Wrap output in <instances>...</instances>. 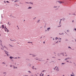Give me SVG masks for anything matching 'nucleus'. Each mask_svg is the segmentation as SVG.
<instances>
[{
  "label": "nucleus",
  "instance_id": "nucleus-3",
  "mask_svg": "<svg viewBox=\"0 0 76 76\" xmlns=\"http://www.w3.org/2000/svg\"><path fill=\"white\" fill-rule=\"evenodd\" d=\"M5 27V28L7 30V32H9V30H8L7 29V28H6V26Z\"/></svg>",
  "mask_w": 76,
  "mask_h": 76
},
{
  "label": "nucleus",
  "instance_id": "nucleus-51",
  "mask_svg": "<svg viewBox=\"0 0 76 76\" xmlns=\"http://www.w3.org/2000/svg\"><path fill=\"white\" fill-rule=\"evenodd\" d=\"M66 41H68V39H66Z\"/></svg>",
  "mask_w": 76,
  "mask_h": 76
},
{
  "label": "nucleus",
  "instance_id": "nucleus-19",
  "mask_svg": "<svg viewBox=\"0 0 76 76\" xmlns=\"http://www.w3.org/2000/svg\"><path fill=\"white\" fill-rule=\"evenodd\" d=\"M67 60V58H66V59H65V60Z\"/></svg>",
  "mask_w": 76,
  "mask_h": 76
},
{
  "label": "nucleus",
  "instance_id": "nucleus-27",
  "mask_svg": "<svg viewBox=\"0 0 76 76\" xmlns=\"http://www.w3.org/2000/svg\"><path fill=\"white\" fill-rule=\"evenodd\" d=\"M35 56H35V55H33L32 56V57H35Z\"/></svg>",
  "mask_w": 76,
  "mask_h": 76
},
{
  "label": "nucleus",
  "instance_id": "nucleus-48",
  "mask_svg": "<svg viewBox=\"0 0 76 76\" xmlns=\"http://www.w3.org/2000/svg\"><path fill=\"white\" fill-rule=\"evenodd\" d=\"M54 54H56V53L55 52H54Z\"/></svg>",
  "mask_w": 76,
  "mask_h": 76
},
{
  "label": "nucleus",
  "instance_id": "nucleus-41",
  "mask_svg": "<svg viewBox=\"0 0 76 76\" xmlns=\"http://www.w3.org/2000/svg\"><path fill=\"white\" fill-rule=\"evenodd\" d=\"M68 48H71L70 47H69Z\"/></svg>",
  "mask_w": 76,
  "mask_h": 76
},
{
  "label": "nucleus",
  "instance_id": "nucleus-10",
  "mask_svg": "<svg viewBox=\"0 0 76 76\" xmlns=\"http://www.w3.org/2000/svg\"><path fill=\"white\" fill-rule=\"evenodd\" d=\"M10 41H16V40H12L11 39H10Z\"/></svg>",
  "mask_w": 76,
  "mask_h": 76
},
{
  "label": "nucleus",
  "instance_id": "nucleus-15",
  "mask_svg": "<svg viewBox=\"0 0 76 76\" xmlns=\"http://www.w3.org/2000/svg\"><path fill=\"white\" fill-rule=\"evenodd\" d=\"M7 3H9L10 2L8 1H6Z\"/></svg>",
  "mask_w": 76,
  "mask_h": 76
},
{
  "label": "nucleus",
  "instance_id": "nucleus-50",
  "mask_svg": "<svg viewBox=\"0 0 76 76\" xmlns=\"http://www.w3.org/2000/svg\"><path fill=\"white\" fill-rule=\"evenodd\" d=\"M73 15H75V14H73Z\"/></svg>",
  "mask_w": 76,
  "mask_h": 76
},
{
  "label": "nucleus",
  "instance_id": "nucleus-56",
  "mask_svg": "<svg viewBox=\"0 0 76 76\" xmlns=\"http://www.w3.org/2000/svg\"><path fill=\"white\" fill-rule=\"evenodd\" d=\"M60 26H58V27H60Z\"/></svg>",
  "mask_w": 76,
  "mask_h": 76
},
{
  "label": "nucleus",
  "instance_id": "nucleus-24",
  "mask_svg": "<svg viewBox=\"0 0 76 76\" xmlns=\"http://www.w3.org/2000/svg\"><path fill=\"white\" fill-rule=\"evenodd\" d=\"M10 67H12V65H10Z\"/></svg>",
  "mask_w": 76,
  "mask_h": 76
},
{
  "label": "nucleus",
  "instance_id": "nucleus-57",
  "mask_svg": "<svg viewBox=\"0 0 76 76\" xmlns=\"http://www.w3.org/2000/svg\"><path fill=\"white\" fill-rule=\"evenodd\" d=\"M2 26H4V25H2Z\"/></svg>",
  "mask_w": 76,
  "mask_h": 76
},
{
  "label": "nucleus",
  "instance_id": "nucleus-4",
  "mask_svg": "<svg viewBox=\"0 0 76 76\" xmlns=\"http://www.w3.org/2000/svg\"><path fill=\"white\" fill-rule=\"evenodd\" d=\"M58 67L56 69V70H58V71H57V72H58V71H59V69H58Z\"/></svg>",
  "mask_w": 76,
  "mask_h": 76
},
{
  "label": "nucleus",
  "instance_id": "nucleus-18",
  "mask_svg": "<svg viewBox=\"0 0 76 76\" xmlns=\"http://www.w3.org/2000/svg\"><path fill=\"white\" fill-rule=\"evenodd\" d=\"M28 43H32V42H28Z\"/></svg>",
  "mask_w": 76,
  "mask_h": 76
},
{
  "label": "nucleus",
  "instance_id": "nucleus-30",
  "mask_svg": "<svg viewBox=\"0 0 76 76\" xmlns=\"http://www.w3.org/2000/svg\"><path fill=\"white\" fill-rule=\"evenodd\" d=\"M7 56H9V54H7Z\"/></svg>",
  "mask_w": 76,
  "mask_h": 76
},
{
  "label": "nucleus",
  "instance_id": "nucleus-58",
  "mask_svg": "<svg viewBox=\"0 0 76 76\" xmlns=\"http://www.w3.org/2000/svg\"><path fill=\"white\" fill-rule=\"evenodd\" d=\"M58 60H60V59H58Z\"/></svg>",
  "mask_w": 76,
  "mask_h": 76
},
{
  "label": "nucleus",
  "instance_id": "nucleus-28",
  "mask_svg": "<svg viewBox=\"0 0 76 76\" xmlns=\"http://www.w3.org/2000/svg\"><path fill=\"white\" fill-rule=\"evenodd\" d=\"M26 3H27V4H28L29 3H28V2H26Z\"/></svg>",
  "mask_w": 76,
  "mask_h": 76
},
{
  "label": "nucleus",
  "instance_id": "nucleus-46",
  "mask_svg": "<svg viewBox=\"0 0 76 76\" xmlns=\"http://www.w3.org/2000/svg\"><path fill=\"white\" fill-rule=\"evenodd\" d=\"M59 35H62V34H60V33H59Z\"/></svg>",
  "mask_w": 76,
  "mask_h": 76
},
{
  "label": "nucleus",
  "instance_id": "nucleus-29",
  "mask_svg": "<svg viewBox=\"0 0 76 76\" xmlns=\"http://www.w3.org/2000/svg\"><path fill=\"white\" fill-rule=\"evenodd\" d=\"M17 27H18V29H19V27H18V26H17Z\"/></svg>",
  "mask_w": 76,
  "mask_h": 76
},
{
  "label": "nucleus",
  "instance_id": "nucleus-43",
  "mask_svg": "<svg viewBox=\"0 0 76 76\" xmlns=\"http://www.w3.org/2000/svg\"><path fill=\"white\" fill-rule=\"evenodd\" d=\"M3 47V49H4V47Z\"/></svg>",
  "mask_w": 76,
  "mask_h": 76
},
{
  "label": "nucleus",
  "instance_id": "nucleus-42",
  "mask_svg": "<svg viewBox=\"0 0 76 76\" xmlns=\"http://www.w3.org/2000/svg\"><path fill=\"white\" fill-rule=\"evenodd\" d=\"M72 22H74V20H73L72 21Z\"/></svg>",
  "mask_w": 76,
  "mask_h": 76
},
{
  "label": "nucleus",
  "instance_id": "nucleus-47",
  "mask_svg": "<svg viewBox=\"0 0 76 76\" xmlns=\"http://www.w3.org/2000/svg\"><path fill=\"white\" fill-rule=\"evenodd\" d=\"M71 76H73V75H71Z\"/></svg>",
  "mask_w": 76,
  "mask_h": 76
},
{
  "label": "nucleus",
  "instance_id": "nucleus-12",
  "mask_svg": "<svg viewBox=\"0 0 76 76\" xmlns=\"http://www.w3.org/2000/svg\"><path fill=\"white\" fill-rule=\"evenodd\" d=\"M29 3L30 4H33V2H29Z\"/></svg>",
  "mask_w": 76,
  "mask_h": 76
},
{
  "label": "nucleus",
  "instance_id": "nucleus-22",
  "mask_svg": "<svg viewBox=\"0 0 76 76\" xmlns=\"http://www.w3.org/2000/svg\"><path fill=\"white\" fill-rule=\"evenodd\" d=\"M16 1H17V0H16L15 1V2H16Z\"/></svg>",
  "mask_w": 76,
  "mask_h": 76
},
{
  "label": "nucleus",
  "instance_id": "nucleus-64",
  "mask_svg": "<svg viewBox=\"0 0 76 76\" xmlns=\"http://www.w3.org/2000/svg\"><path fill=\"white\" fill-rule=\"evenodd\" d=\"M4 3H6V1H4Z\"/></svg>",
  "mask_w": 76,
  "mask_h": 76
},
{
  "label": "nucleus",
  "instance_id": "nucleus-8",
  "mask_svg": "<svg viewBox=\"0 0 76 76\" xmlns=\"http://www.w3.org/2000/svg\"><path fill=\"white\" fill-rule=\"evenodd\" d=\"M58 3H60V4H61V3H62V2L61 1H58Z\"/></svg>",
  "mask_w": 76,
  "mask_h": 76
},
{
  "label": "nucleus",
  "instance_id": "nucleus-35",
  "mask_svg": "<svg viewBox=\"0 0 76 76\" xmlns=\"http://www.w3.org/2000/svg\"><path fill=\"white\" fill-rule=\"evenodd\" d=\"M40 21V20H38V22L39 23V21Z\"/></svg>",
  "mask_w": 76,
  "mask_h": 76
},
{
  "label": "nucleus",
  "instance_id": "nucleus-45",
  "mask_svg": "<svg viewBox=\"0 0 76 76\" xmlns=\"http://www.w3.org/2000/svg\"><path fill=\"white\" fill-rule=\"evenodd\" d=\"M58 42V41L57 42H56V43H57V42Z\"/></svg>",
  "mask_w": 76,
  "mask_h": 76
},
{
  "label": "nucleus",
  "instance_id": "nucleus-63",
  "mask_svg": "<svg viewBox=\"0 0 76 76\" xmlns=\"http://www.w3.org/2000/svg\"><path fill=\"white\" fill-rule=\"evenodd\" d=\"M66 62H69V61H67Z\"/></svg>",
  "mask_w": 76,
  "mask_h": 76
},
{
  "label": "nucleus",
  "instance_id": "nucleus-54",
  "mask_svg": "<svg viewBox=\"0 0 76 76\" xmlns=\"http://www.w3.org/2000/svg\"><path fill=\"white\" fill-rule=\"evenodd\" d=\"M54 70H56V68H54Z\"/></svg>",
  "mask_w": 76,
  "mask_h": 76
},
{
  "label": "nucleus",
  "instance_id": "nucleus-17",
  "mask_svg": "<svg viewBox=\"0 0 76 76\" xmlns=\"http://www.w3.org/2000/svg\"><path fill=\"white\" fill-rule=\"evenodd\" d=\"M8 25H9V26L10 25V24L9 23V22H8Z\"/></svg>",
  "mask_w": 76,
  "mask_h": 76
},
{
  "label": "nucleus",
  "instance_id": "nucleus-7",
  "mask_svg": "<svg viewBox=\"0 0 76 76\" xmlns=\"http://www.w3.org/2000/svg\"><path fill=\"white\" fill-rule=\"evenodd\" d=\"M34 66H33L32 67V69H35V70H36L37 69V68H34Z\"/></svg>",
  "mask_w": 76,
  "mask_h": 76
},
{
  "label": "nucleus",
  "instance_id": "nucleus-13",
  "mask_svg": "<svg viewBox=\"0 0 76 76\" xmlns=\"http://www.w3.org/2000/svg\"><path fill=\"white\" fill-rule=\"evenodd\" d=\"M0 42H1V44H2V43H1V42H2V41L1 40H0Z\"/></svg>",
  "mask_w": 76,
  "mask_h": 76
},
{
  "label": "nucleus",
  "instance_id": "nucleus-39",
  "mask_svg": "<svg viewBox=\"0 0 76 76\" xmlns=\"http://www.w3.org/2000/svg\"><path fill=\"white\" fill-rule=\"evenodd\" d=\"M42 72H45V70H43V71H42Z\"/></svg>",
  "mask_w": 76,
  "mask_h": 76
},
{
  "label": "nucleus",
  "instance_id": "nucleus-1",
  "mask_svg": "<svg viewBox=\"0 0 76 76\" xmlns=\"http://www.w3.org/2000/svg\"><path fill=\"white\" fill-rule=\"evenodd\" d=\"M10 58L11 60H12V58H14V57L12 56H10Z\"/></svg>",
  "mask_w": 76,
  "mask_h": 76
},
{
  "label": "nucleus",
  "instance_id": "nucleus-40",
  "mask_svg": "<svg viewBox=\"0 0 76 76\" xmlns=\"http://www.w3.org/2000/svg\"><path fill=\"white\" fill-rule=\"evenodd\" d=\"M74 29H75V31H76V28H75Z\"/></svg>",
  "mask_w": 76,
  "mask_h": 76
},
{
  "label": "nucleus",
  "instance_id": "nucleus-20",
  "mask_svg": "<svg viewBox=\"0 0 76 76\" xmlns=\"http://www.w3.org/2000/svg\"><path fill=\"white\" fill-rule=\"evenodd\" d=\"M35 59H36V60H39V59L35 58Z\"/></svg>",
  "mask_w": 76,
  "mask_h": 76
},
{
  "label": "nucleus",
  "instance_id": "nucleus-21",
  "mask_svg": "<svg viewBox=\"0 0 76 76\" xmlns=\"http://www.w3.org/2000/svg\"><path fill=\"white\" fill-rule=\"evenodd\" d=\"M28 72H29L30 73H31V71H28Z\"/></svg>",
  "mask_w": 76,
  "mask_h": 76
},
{
  "label": "nucleus",
  "instance_id": "nucleus-31",
  "mask_svg": "<svg viewBox=\"0 0 76 76\" xmlns=\"http://www.w3.org/2000/svg\"><path fill=\"white\" fill-rule=\"evenodd\" d=\"M61 20H62V19H61V20H60V23H61Z\"/></svg>",
  "mask_w": 76,
  "mask_h": 76
},
{
  "label": "nucleus",
  "instance_id": "nucleus-9",
  "mask_svg": "<svg viewBox=\"0 0 76 76\" xmlns=\"http://www.w3.org/2000/svg\"><path fill=\"white\" fill-rule=\"evenodd\" d=\"M32 9V7H29L28 8V9Z\"/></svg>",
  "mask_w": 76,
  "mask_h": 76
},
{
  "label": "nucleus",
  "instance_id": "nucleus-6",
  "mask_svg": "<svg viewBox=\"0 0 76 76\" xmlns=\"http://www.w3.org/2000/svg\"><path fill=\"white\" fill-rule=\"evenodd\" d=\"M13 66L14 67V69H17V67H15V66L13 65Z\"/></svg>",
  "mask_w": 76,
  "mask_h": 76
},
{
  "label": "nucleus",
  "instance_id": "nucleus-33",
  "mask_svg": "<svg viewBox=\"0 0 76 76\" xmlns=\"http://www.w3.org/2000/svg\"><path fill=\"white\" fill-rule=\"evenodd\" d=\"M54 8H55V7H54Z\"/></svg>",
  "mask_w": 76,
  "mask_h": 76
},
{
  "label": "nucleus",
  "instance_id": "nucleus-32",
  "mask_svg": "<svg viewBox=\"0 0 76 76\" xmlns=\"http://www.w3.org/2000/svg\"><path fill=\"white\" fill-rule=\"evenodd\" d=\"M65 63H62V64H64Z\"/></svg>",
  "mask_w": 76,
  "mask_h": 76
},
{
  "label": "nucleus",
  "instance_id": "nucleus-38",
  "mask_svg": "<svg viewBox=\"0 0 76 76\" xmlns=\"http://www.w3.org/2000/svg\"><path fill=\"white\" fill-rule=\"evenodd\" d=\"M14 58L15 59H17V58H18L16 57V58Z\"/></svg>",
  "mask_w": 76,
  "mask_h": 76
},
{
  "label": "nucleus",
  "instance_id": "nucleus-59",
  "mask_svg": "<svg viewBox=\"0 0 76 76\" xmlns=\"http://www.w3.org/2000/svg\"><path fill=\"white\" fill-rule=\"evenodd\" d=\"M1 18H3V16H2V15H1Z\"/></svg>",
  "mask_w": 76,
  "mask_h": 76
},
{
  "label": "nucleus",
  "instance_id": "nucleus-36",
  "mask_svg": "<svg viewBox=\"0 0 76 76\" xmlns=\"http://www.w3.org/2000/svg\"><path fill=\"white\" fill-rule=\"evenodd\" d=\"M67 32H69V30H67Z\"/></svg>",
  "mask_w": 76,
  "mask_h": 76
},
{
  "label": "nucleus",
  "instance_id": "nucleus-5",
  "mask_svg": "<svg viewBox=\"0 0 76 76\" xmlns=\"http://www.w3.org/2000/svg\"><path fill=\"white\" fill-rule=\"evenodd\" d=\"M1 28H2V29H3V28H4V29H5V28H4V26H2Z\"/></svg>",
  "mask_w": 76,
  "mask_h": 76
},
{
  "label": "nucleus",
  "instance_id": "nucleus-49",
  "mask_svg": "<svg viewBox=\"0 0 76 76\" xmlns=\"http://www.w3.org/2000/svg\"><path fill=\"white\" fill-rule=\"evenodd\" d=\"M16 63H15V66H16Z\"/></svg>",
  "mask_w": 76,
  "mask_h": 76
},
{
  "label": "nucleus",
  "instance_id": "nucleus-23",
  "mask_svg": "<svg viewBox=\"0 0 76 76\" xmlns=\"http://www.w3.org/2000/svg\"><path fill=\"white\" fill-rule=\"evenodd\" d=\"M1 45L2 46V47H3V45H2V44L1 43Z\"/></svg>",
  "mask_w": 76,
  "mask_h": 76
},
{
  "label": "nucleus",
  "instance_id": "nucleus-26",
  "mask_svg": "<svg viewBox=\"0 0 76 76\" xmlns=\"http://www.w3.org/2000/svg\"><path fill=\"white\" fill-rule=\"evenodd\" d=\"M10 45V46H11V47H13V46H12V45Z\"/></svg>",
  "mask_w": 76,
  "mask_h": 76
},
{
  "label": "nucleus",
  "instance_id": "nucleus-62",
  "mask_svg": "<svg viewBox=\"0 0 76 76\" xmlns=\"http://www.w3.org/2000/svg\"><path fill=\"white\" fill-rule=\"evenodd\" d=\"M5 31H7V30H6L5 29Z\"/></svg>",
  "mask_w": 76,
  "mask_h": 76
},
{
  "label": "nucleus",
  "instance_id": "nucleus-16",
  "mask_svg": "<svg viewBox=\"0 0 76 76\" xmlns=\"http://www.w3.org/2000/svg\"><path fill=\"white\" fill-rule=\"evenodd\" d=\"M57 39H58V38H57V37H56V38H55V39H56V40H57Z\"/></svg>",
  "mask_w": 76,
  "mask_h": 76
},
{
  "label": "nucleus",
  "instance_id": "nucleus-11",
  "mask_svg": "<svg viewBox=\"0 0 76 76\" xmlns=\"http://www.w3.org/2000/svg\"><path fill=\"white\" fill-rule=\"evenodd\" d=\"M49 29H50V28L49 27V28H47V30H48V31H49Z\"/></svg>",
  "mask_w": 76,
  "mask_h": 76
},
{
  "label": "nucleus",
  "instance_id": "nucleus-25",
  "mask_svg": "<svg viewBox=\"0 0 76 76\" xmlns=\"http://www.w3.org/2000/svg\"><path fill=\"white\" fill-rule=\"evenodd\" d=\"M4 51L5 52H7V53H8V52L6 51V50H4Z\"/></svg>",
  "mask_w": 76,
  "mask_h": 76
},
{
  "label": "nucleus",
  "instance_id": "nucleus-61",
  "mask_svg": "<svg viewBox=\"0 0 76 76\" xmlns=\"http://www.w3.org/2000/svg\"><path fill=\"white\" fill-rule=\"evenodd\" d=\"M47 31V30H45V32H46Z\"/></svg>",
  "mask_w": 76,
  "mask_h": 76
},
{
  "label": "nucleus",
  "instance_id": "nucleus-53",
  "mask_svg": "<svg viewBox=\"0 0 76 76\" xmlns=\"http://www.w3.org/2000/svg\"><path fill=\"white\" fill-rule=\"evenodd\" d=\"M24 76H28V75H24Z\"/></svg>",
  "mask_w": 76,
  "mask_h": 76
},
{
  "label": "nucleus",
  "instance_id": "nucleus-60",
  "mask_svg": "<svg viewBox=\"0 0 76 76\" xmlns=\"http://www.w3.org/2000/svg\"><path fill=\"white\" fill-rule=\"evenodd\" d=\"M52 58H56L55 57H52Z\"/></svg>",
  "mask_w": 76,
  "mask_h": 76
},
{
  "label": "nucleus",
  "instance_id": "nucleus-14",
  "mask_svg": "<svg viewBox=\"0 0 76 76\" xmlns=\"http://www.w3.org/2000/svg\"><path fill=\"white\" fill-rule=\"evenodd\" d=\"M65 18H63V21H64V20H65Z\"/></svg>",
  "mask_w": 76,
  "mask_h": 76
},
{
  "label": "nucleus",
  "instance_id": "nucleus-37",
  "mask_svg": "<svg viewBox=\"0 0 76 76\" xmlns=\"http://www.w3.org/2000/svg\"><path fill=\"white\" fill-rule=\"evenodd\" d=\"M67 58V59H69V58Z\"/></svg>",
  "mask_w": 76,
  "mask_h": 76
},
{
  "label": "nucleus",
  "instance_id": "nucleus-52",
  "mask_svg": "<svg viewBox=\"0 0 76 76\" xmlns=\"http://www.w3.org/2000/svg\"><path fill=\"white\" fill-rule=\"evenodd\" d=\"M43 44H45V42H43Z\"/></svg>",
  "mask_w": 76,
  "mask_h": 76
},
{
  "label": "nucleus",
  "instance_id": "nucleus-44",
  "mask_svg": "<svg viewBox=\"0 0 76 76\" xmlns=\"http://www.w3.org/2000/svg\"><path fill=\"white\" fill-rule=\"evenodd\" d=\"M2 64H5L4 63V62H3V63H2Z\"/></svg>",
  "mask_w": 76,
  "mask_h": 76
},
{
  "label": "nucleus",
  "instance_id": "nucleus-2",
  "mask_svg": "<svg viewBox=\"0 0 76 76\" xmlns=\"http://www.w3.org/2000/svg\"><path fill=\"white\" fill-rule=\"evenodd\" d=\"M3 74H4V76H5L6 75V72H4Z\"/></svg>",
  "mask_w": 76,
  "mask_h": 76
},
{
  "label": "nucleus",
  "instance_id": "nucleus-55",
  "mask_svg": "<svg viewBox=\"0 0 76 76\" xmlns=\"http://www.w3.org/2000/svg\"><path fill=\"white\" fill-rule=\"evenodd\" d=\"M5 54H7V53H6V52H5Z\"/></svg>",
  "mask_w": 76,
  "mask_h": 76
},
{
  "label": "nucleus",
  "instance_id": "nucleus-34",
  "mask_svg": "<svg viewBox=\"0 0 76 76\" xmlns=\"http://www.w3.org/2000/svg\"><path fill=\"white\" fill-rule=\"evenodd\" d=\"M1 50H4V49L2 48H1Z\"/></svg>",
  "mask_w": 76,
  "mask_h": 76
}]
</instances>
